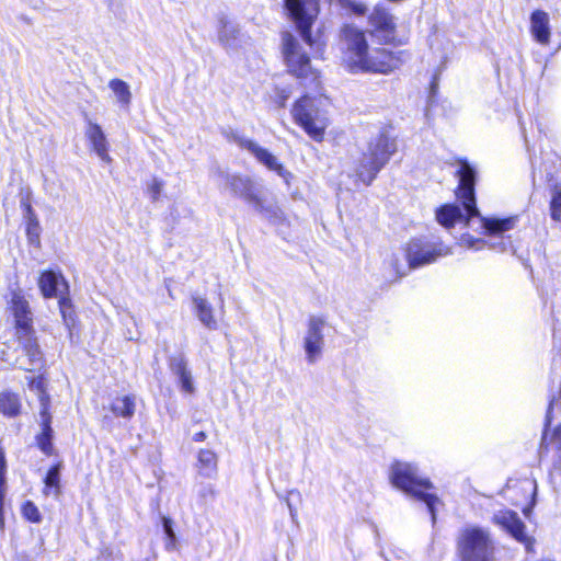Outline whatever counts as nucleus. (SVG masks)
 <instances>
[{
    "mask_svg": "<svg viewBox=\"0 0 561 561\" xmlns=\"http://www.w3.org/2000/svg\"><path fill=\"white\" fill-rule=\"evenodd\" d=\"M369 24L373 26L371 35L377 36L382 41L386 38V9L382 5H377L374 12L369 15Z\"/></svg>",
    "mask_w": 561,
    "mask_h": 561,
    "instance_id": "obj_30",
    "label": "nucleus"
},
{
    "mask_svg": "<svg viewBox=\"0 0 561 561\" xmlns=\"http://www.w3.org/2000/svg\"><path fill=\"white\" fill-rule=\"evenodd\" d=\"M463 242H468L469 248L480 249L478 244H480L482 241L480 240H472V238H463Z\"/></svg>",
    "mask_w": 561,
    "mask_h": 561,
    "instance_id": "obj_42",
    "label": "nucleus"
},
{
    "mask_svg": "<svg viewBox=\"0 0 561 561\" xmlns=\"http://www.w3.org/2000/svg\"><path fill=\"white\" fill-rule=\"evenodd\" d=\"M460 558L465 561H491L494 545L488 530L477 526H466L457 540Z\"/></svg>",
    "mask_w": 561,
    "mask_h": 561,
    "instance_id": "obj_7",
    "label": "nucleus"
},
{
    "mask_svg": "<svg viewBox=\"0 0 561 561\" xmlns=\"http://www.w3.org/2000/svg\"><path fill=\"white\" fill-rule=\"evenodd\" d=\"M551 218L554 221L561 220V192L553 194L550 203Z\"/></svg>",
    "mask_w": 561,
    "mask_h": 561,
    "instance_id": "obj_36",
    "label": "nucleus"
},
{
    "mask_svg": "<svg viewBox=\"0 0 561 561\" xmlns=\"http://www.w3.org/2000/svg\"><path fill=\"white\" fill-rule=\"evenodd\" d=\"M21 412V401L16 393L4 391L0 393V413L15 417Z\"/></svg>",
    "mask_w": 561,
    "mask_h": 561,
    "instance_id": "obj_28",
    "label": "nucleus"
},
{
    "mask_svg": "<svg viewBox=\"0 0 561 561\" xmlns=\"http://www.w3.org/2000/svg\"><path fill=\"white\" fill-rule=\"evenodd\" d=\"M493 522L519 542L527 541L525 525L515 512L510 510L499 511L494 514Z\"/></svg>",
    "mask_w": 561,
    "mask_h": 561,
    "instance_id": "obj_17",
    "label": "nucleus"
},
{
    "mask_svg": "<svg viewBox=\"0 0 561 561\" xmlns=\"http://www.w3.org/2000/svg\"><path fill=\"white\" fill-rule=\"evenodd\" d=\"M58 302H59V309H60L62 319L65 321V324L68 328L72 327L75 320L72 317V309H71L70 300L67 297H60Z\"/></svg>",
    "mask_w": 561,
    "mask_h": 561,
    "instance_id": "obj_33",
    "label": "nucleus"
},
{
    "mask_svg": "<svg viewBox=\"0 0 561 561\" xmlns=\"http://www.w3.org/2000/svg\"><path fill=\"white\" fill-rule=\"evenodd\" d=\"M51 420L53 419L47 417L41 419V433H38L35 437L38 448L46 456H51L54 454V431L51 427Z\"/></svg>",
    "mask_w": 561,
    "mask_h": 561,
    "instance_id": "obj_26",
    "label": "nucleus"
},
{
    "mask_svg": "<svg viewBox=\"0 0 561 561\" xmlns=\"http://www.w3.org/2000/svg\"><path fill=\"white\" fill-rule=\"evenodd\" d=\"M108 88L113 92L116 102L122 108H128L131 102L130 87L127 82L121 79H112L108 82Z\"/></svg>",
    "mask_w": 561,
    "mask_h": 561,
    "instance_id": "obj_27",
    "label": "nucleus"
},
{
    "mask_svg": "<svg viewBox=\"0 0 561 561\" xmlns=\"http://www.w3.org/2000/svg\"><path fill=\"white\" fill-rule=\"evenodd\" d=\"M23 516L32 523H39L42 520V515L37 508V506L32 502H26L22 507Z\"/></svg>",
    "mask_w": 561,
    "mask_h": 561,
    "instance_id": "obj_34",
    "label": "nucleus"
},
{
    "mask_svg": "<svg viewBox=\"0 0 561 561\" xmlns=\"http://www.w3.org/2000/svg\"><path fill=\"white\" fill-rule=\"evenodd\" d=\"M325 322L319 317H311L308 321V328L304 337V348L306 352V358L308 363H316L321 354L324 346L323 330Z\"/></svg>",
    "mask_w": 561,
    "mask_h": 561,
    "instance_id": "obj_14",
    "label": "nucleus"
},
{
    "mask_svg": "<svg viewBox=\"0 0 561 561\" xmlns=\"http://www.w3.org/2000/svg\"><path fill=\"white\" fill-rule=\"evenodd\" d=\"M396 149L392 148V146L388 142V149H387V152H388V158L390 157V154H392V152L394 151Z\"/></svg>",
    "mask_w": 561,
    "mask_h": 561,
    "instance_id": "obj_46",
    "label": "nucleus"
},
{
    "mask_svg": "<svg viewBox=\"0 0 561 561\" xmlns=\"http://www.w3.org/2000/svg\"><path fill=\"white\" fill-rule=\"evenodd\" d=\"M201 495L203 497H206V496H210V497H214L215 496V489L211 484H206L204 485L202 492H201Z\"/></svg>",
    "mask_w": 561,
    "mask_h": 561,
    "instance_id": "obj_41",
    "label": "nucleus"
},
{
    "mask_svg": "<svg viewBox=\"0 0 561 561\" xmlns=\"http://www.w3.org/2000/svg\"><path fill=\"white\" fill-rule=\"evenodd\" d=\"M347 46V59L353 69L380 72L386 71V51L383 49H367L364 33L351 25L342 31Z\"/></svg>",
    "mask_w": 561,
    "mask_h": 561,
    "instance_id": "obj_3",
    "label": "nucleus"
},
{
    "mask_svg": "<svg viewBox=\"0 0 561 561\" xmlns=\"http://www.w3.org/2000/svg\"><path fill=\"white\" fill-rule=\"evenodd\" d=\"M457 175L459 178L457 196L461 201L466 214L462 213L458 205L446 204L436 210L437 222L444 228L450 229L457 222L466 221V224H468L470 219L479 217L482 228L489 237V245L495 250L504 251L505 243L501 236L503 232L513 229L515 219L481 218L474 197V168L467 160H459Z\"/></svg>",
    "mask_w": 561,
    "mask_h": 561,
    "instance_id": "obj_1",
    "label": "nucleus"
},
{
    "mask_svg": "<svg viewBox=\"0 0 561 561\" xmlns=\"http://www.w3.org/2000/svg\"><path fill=\"white\" fill-rule=\"evenodd\" d=\"M60 469L61 463H57L53 466L48 471L44 479L45 489L44 493L46 495L50 494V490H53V494L57 497L60 494Z\"/></svg>",
    "mask_w": 561,
    "mask_h": 561,
    "instance_id": "obj_31",
    "label": "nucleus"
},
{
    "mask_svg": "<svg viewBox=\"0 0 561 561\" xmlns=\"http://www.w3.org/2000/svg\"><path fill=\"white\" fill-rule=\"evenodd\" d=\"M410 59V55L405 50L390 51L388 49V72L399 69L403 64Z\"/></svg>",
    "mask_w": 561,
    "mask_h": 561,
    "instance_id": "obj_32",
    "label": "nucleus"
},
{
    "mask_svg": "<svg viewBox=\"0 0 561 561\" xmlns=\"http://www.w3.org/2000/svg\"><path fill=\"white\" fill-rule=\"evenodd\" d=\"M461 561H465V560L461 559Z\"/></svg>",
    "mask_w": 561,
    "mask_h": 561,
    "instance_id": "obj_50",
    "label": "nucleus"
},
{
    "mask_svg": "<svg viewBox=\"0 0 561 561\" xmlns=\"http://www.w3.org/2000/svg\"><path fill=\"white\" fill-rule=\"evenodd\" d=\"M25 232L28 244L41 248L42 227L31 205L25 206Z\"/></svg>",
    "mask_w": 561,
    "mask_h": 561,
    "instance_id": "obj_24",
    "label": "nucleus"
},
{
    "mask_svg": "<svg viewBox=\"0 0 561 561\" xmlns=\"http://www.w3.org/2000/svg\"><path fill=\"white\" fill-rule=\"evenodd\" d=\"M85 137L88 138L92 147V150L96 153V156L103 162L110 163L112 159L108 154V142L101 126L96 123L89 121L88 126L85 128Z\"/></svg>",
    "mask_w": 561,
    "mask_h": 561,
    "instance_id": "obj_18",
    "label": "nucleus"
},
{
    "mask_svg": "<svg viewBox=\"0 0 561 561\" xmlns=\"http://www.w3.org/2000/svg\"><path fill=\"white\" fill-rule=\"evenodd\" d=\"M125 336L127 340H135L137 339L138 334H134L133 332L128 331Z\"/></svg>",
    "mask_w": 561,
    "mask_h": 561,
    "instance_id": "obj_45",
    "label": "nucleus"
},
{
    "mask_svg": "<svg viewBox=\"0 0 561 561\" xmlns=\"http://www.w3.org/2000/svg\"><path fill=\"white\" fill-rule=\"evenodd\" d=\"M289 95H290V92L286 91L285 89L278 91L277 103L280 107L285 106V103L288 100Z\"/></svg>",
    "mask_w": 561,
    "mask_h": 561,
    "instance_id": "obj_40",
    "label": "nucleus"
},
{
    "mask_svg": "<svg viewBox=\"0 0 561 561\" xmlns=\"http://www.w3.org/2000/svg\"><path fill=\"white\" fill-rule=\"evenodd\" d=\"M218 41L228 53H234L247 44L248 38L241 33L238 24L227 18H220Z\"/></svg>",
    "mask_w": 561,
    "mask_h": 561,
    "instance_id": "obj_15",
    "label": "nucleus"
},
{
    "mask_svg": "<svg viewBox=\"0 0 561 561\" xmlns=\"http://www.w3.org/2000/svg\"><path fill=\"white\" fill-rule=\"evenodd\" d=\"M283 54L288 71L301 79L304 84L311 89H318L320 81L318 72L311 67L309 56L302 50L301 45L290 34L283 35Z\"/></svg>",
    "mask_w": 561,
    "mask_h": 561,
    "instance_id": "obj_6",
    "label": "nucleus"
},
{
    "mask_svg": "<svg viewBox=\"0 0 561 561\" xmlns=\"http://www.w3.org/2000/svg\"><path fill=\"white\" fill-rule=\"evenodd\" d=\"M38 396V400H39V405H41V410H39V416L41 419H53L51 414H50V398H49V394L47 393L46 389L43 390V392H38L37 393Z\"/></svg>",
    "mask_w": 561,
    "mask_h": 561,
    "instance_id": "obj_35",
    "label": "nucleus"
},
{
    "mask_svg": "<svg viewBox=\"0 0 561 561\" xmlns=\"http://www.w3.org/2000/svg\"><path fill=\"white\" fill-rule=\"evenodd\" d=\"M530 30L535 39L547 45L550 39L549 15L541 10H536L530 16Z\"/></svg>",
    "mask_w": 561,
    "mask_h": 561,
    "instance_id": "obj_20",
    "label": "nucleus"
},
{
    "mask_svg": "<svg viewBox=\"0 0 561 561\" xmlns=\"http://www.w3.org/2000/svg\"><path fill=\"white\" fill-rule=\"evenodd\" d=\"M327 99L304 95L291 108L294 122L316 141H322L329 125L327 115Z\"/></svg>",
    "mask_w": 561,
    "mask_h": 561,
    "instance_id": "obj_4",
    "label": "nucleus"
},
{
    "mask_svg": "<svg viewBox=\"0 0 561 561\" xmlns=\"http://www.w3.org/2000/svg\"><path fill=\"white\" fill-rule=\"evenodd\" d=\"M171 370L178 377L181 390L185 393H194L195 387L192 378L191 370L187 368V363L184 358L178 357L171 360Z\"/></svg>",
    "mask_w": 561,
    "mask_h": 561,
    "instance_id": "obj_21",
    "label": "nucleus"
},
{
    "mask_svg": "<svg viewBox=\"0 0 561 561\" xmlns=\"http://www.w3.org/2000/svg\"><path fill=\"white\" fill-rule=\"evenodd\" d=\"M537 485L534 483V493H536Z\"/></svg>",
    "mask_w": 561,
    "mask_h": 561,
    "instance_id": "obj_48",
    "label": "nucleus"
},
{
    "mask_svg": "<svg viewBox=\"0 0 561 561\" xmlns=\"http://www.w3.org/2000/svg\"><path fill=\"white\" fill-rule=\"evenodd\" d=\"M238 144L241 148L248 150L253 154L259 162L264 164L268 170L276 172L278 175L285 178L286 171L278 162L277 158L273 156L267 149L262 148L256 142L248 138H239Z\"/></svg>",
    "mask_w": 561,
    "mask_h": 561,
    "instance_id": "obj_16",
    "label": "nucleus"
},
{
    "mask_svg": "<svg viewBox=\"0 0 561 561\" xmlns=\"http://www.w3.org/2000/svg\"><path fill=\"white\" fill-rule=\"evenodd\" d=\"M557 403L556 399H552L549 402V407L546 414V424L545 431L542 435V444L546 454L549 456V477L553 479L554 477H561V424L554 427L551 433H548V426L552 420V409Z\"/></svg>",
    "mask_w": 561,
    "mask_h": 561,
    "instance_id": "obj_11",
    "label": "nucleus"
},
{
    "mask_svg": "<svg viewBox=\"0 0 561 561\" xmlns=\"http://www.w3.org/2000/svg\"><path fill=\"white\" fill-rule=\"evenodd\" d=\"M386 161V137L381 134L376 141H371L368 150L356 170L358 180L369 185Z\"/></svg>",
    "mask_w": 561,
    "mask_h": 561,
    "instance_id": "obj_12",
    "label": "nucleus"
},
{
    "mask_svg": "<svg viewBox=\"0 0 561 561\" xmlns=\"http://www.w3.org/2000/svg\"><path fill=\"white\" fill-rule=\"evenodd\" d=\"M213 178L219 185L224 184L226 187L230 188L236 196L244 199L264 216L271 217L276 215V207L266 205L260 188L250 179L237 174H229L220 168L213 171Z\"/></svg>",
    "mask_w": 561,
    "mask_h": 561,
    "instance_id": "obj_5",
    "label": "nucleus"
},
{
    "mask_svg": "<svg viewBox=\"0 0 561 561\" xmlns=\"http://www.w3.org/2000/svg\"><path fill=\"white\" fill-rule=\"evenodd\" d=\"M290 515L294 516L296 514V511L293 508V506L288 503Z\"/></svg>",
    "mask_w": 561,
    "mask_h": 561,
    "instance_id": "obj_47",
    "label": "nucleus"
},
{
    "mask_svg": "<svg viewBox=\"0 0 561 561\" xmlns=\"http://www.w3.org/2000/svg\"><path fill=\"white\" fill-rule=\"evenodd\" d=\"M391 481L397 489L423 502L431 514L432 523L436 522V508L442 504V501L435 492V485L430 479L419 474L415 465L401 461L393 462L391 466Z\"/></svg>",
    "mask_w": 561,
    "mask_h": 561,
    "instance_id": "obj_2",
    "label": "nucleus"
},
{
    "mask_svg": "<svg viewBox=\"0 0 561 561\" xmlns=\"http://www.w3.org/2000/svg\"><path fill=\"white\" fill-rule=\"evenodd\" d=\"M193 311L199 322L209 330H216L218 322L214 314V308L211 304L202 296H192Z\"/></svg>",
    "mask_w": 561,
    "mask_h": 561,
    "instance_id": "obj_19",
    "label": "nucleus"
},
{
    "mask_svg": "<svg viewBox=\"0 0 561 561\" xmlns=\"http://www.w3.org/2000/svg\"><path fill=\"white\" fill-rule=\"evenodd\" d=\"M162 526L164 534L167 535L169 542L167 543V548H169L170 545H173L175 541V533L173 530L172 520L169 517L163 516L162 517Z\"/></svg>",
    "mask_w": 561,
    "mask_h": 561,
    "instance_id": "obj_37",
    "label": "nucleus"
},
{
    "mask_svg": "<svg viewBox=\"0 0 561 561\" xmlns=\"http://www.w3.org/2000/svg\"><path fill=\"white\" fill-rule=\"evenodd\" d=\"M198 473L205 478H215L218 471L217 455L210 449H201L197 454Z\"/></svg>",
    "mask_w": 561,
    "mask_h": 561,
    "instance_id": "obj_23",
    "label": "nucleus"
},
{
    "mask_svg": "<svg viewBox=\"0 0 561 561\" xmlns=\"http://www.w3.org/2000/svg\"><path fill=\"white\" fill-rule=\"evenodd\" d=\"M352 9L357 14H363L365 12V5L362 3H352Z\"/></svg>",
    "mask_w": 561,
    "mask_h": 561,
    "instance_id": "obj_43",
    "label": "nucleus"
},
{
    "mask_svg": "<svg viewBox=\"0 0 561 561\" xmlns=\"http://www.w3.org/2000/svg\"><path fill=\"white\" fill-rule=\"evenodd\" d=\"M110 410L116 417L131 419L136 410L135 397L127 394L114 398L110 404Z\"/></svg>",
    "mask_w": 561,
    "mask_h": 561,
    "instance_id": "obj_25",
    "label": "nucleus"
},
{
    "mask_svg": "<svg viewBox=\"0 0 561 561\" xmlns=\"http://www.w3.org/2000/svg\"><path fill=\"white\" fill-rule=\"evenodd\" d=\"M39 289L44 297H57L60 293L59 287L66 286L65 279L60 274L53 271L43 272L38 280Z\"/></svg>",
    "mask_w": 561,
    "mask_h": 561,
    "instance_id": "obj_22",
    "label": "nucleus"
},
{
    "mask_svg": "<svg viewBox=\"0 0 561 561\" xmlns=\"http://www.w3.org/2000/svg\"><path fill=\"white\" fill-rule=\"evenodd\" d=\"M450 249L437 239L416 238L407 249L409 268H417L434 263L438 257L447 256Z\"/></svg>",
    "mask_w": 561,
    "mask_h": 561,
    "instance_id": "obj_8",
    "label": "nucleus"
},
{
    "mask_svg": "<svg viewBox=\"0 0 561 561\" xmlns=\"http://www.w3.org/2000/svg\"><path fill=\"white\" fill-rule=\"evenodd\" d=\"M388 45L393 46L404 45L409 38V32L405 25H398L396 19L388 14Z\"/></svg>",
    "mask_w": 561,
    "mask_h": 561,
    "instance_id": "obj_29",
    "label": "nucleus"
},
{
    "mask_svg": "<svg viewBox=\"0 0 561 561\" xmlns=\"http://www.w3.org/2000/svg\"><path fill=\"white\" fill-rule=\"evenodd\" d=\"M206 439V433L205 432H197L193 435L194 442H203Z\"/></svg>",
    "mask_w": 561,
    "mask_h": 561,
    "instance_id": "obj_44",
    "label": "nucleus"
},
{
    "mask_svg": "<svg viewBox=\"0 0 561 561\" xmlns=\"http://www.w3.org/2000/svg\"><path fill=\"white\" fill-rule=\"evenodd\" d=\"M222 301H221V306H220V309H221V312H224V306H222Z\"/></svg>",
    "mask_w": 561,
    "mask_h": 561,
    "instance_id": "obj_49",
    "label": "nucleus"
},
{
    "mask_svg": "<svg viewBox=\"0 0 561 561\" xmlns=\"http://www.w3.org/2000/svg\"><path fill=\"white\" fill-rule=\"evenodd\" d=\"M285 8L304 42L311 46V26L318 15L317 2L313 0H285Z\"/></svg>",
    "mask_w": 561,
    "mask_h": 561,
    "instance_id": "obj_9",
    "label": "nucleus"
},
{
    "mask_svg": "<svg viewBox=\"0 0 561 561\" xmlns=\"http://www.w3.org/2000/svg\"><path fill=\"white\" fill-rule=\"evenodd\" d=\"M8 309L14 320L15 335L34 330L33 313L22 289L14 288L10 290Z\"/></svg>",
    "mask_w": 561,
    "mask_h": 561,
    "instance_id": "obj_13",
    "label": "nucleus"
},
{
    "mask_svg": "<svg viewBox=\"0 0 561 561\" xmlns=\"http://www.w3.org/2000/svg\"><path fill=\"white\" fill-rule=\"evenodd\" d=\"M18 351L21 354L15 359V365L25 371L39 370L45 366L44 354L38 344L35 331L16 334Z\"/></svg>",
    "mask_w": 561,
    "mask_h": 561,
    "instance_id": "obj_10",
    "label": "nucleus"
},
{
    "mask_svg": "<svg viewBox=\"0 0 561 561\" xmlns=\"http://www.w3.org/2000/svg\"><path fill=\"white\" fill-rule=\"evenodd\" d=\"M163 188V182L157 178L151 180V183L148 186L149 193L152 199H158Z\"/></svg>",
    "mask_w": 561,
    "mask_h": 561,
    "instance_id": "obj_38",
    "label": "nucleus"
},
{
    "mask_svg": "<svg viewBox=\"0 0 561 561\" xmlns=\"http://www.w3.org/2000/svg\"><path fill=\"white\" fill-rule=\"evenodd\" d=\"M28 388L36 393L43 392L46 389L44 378L42 376L31 378L28 380Z\"/></svg>",
    "mask_w": 561,
    "mask_h": 561,
    "instance_id": "obj_39",
    "label": "nucleus"
}]
</instances>
